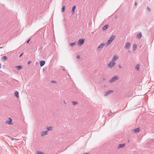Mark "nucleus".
Wrapping results in <instances>:
<instances>
[{
	"label": "nucleus",
	"instance_id": "obj_1",
	"mask_svg": "<svg viewBox=\"0 0 154 154\" xmlns=\"http://www.w3.org/2000/svg\"><path fill=\"white\" fill-rule=\"evenodd\" d=\"M115 36L114 35H112L108 40L107 42L106 43V45L108 46L110 44L112 41L115 38Z\"/></svg>",
	"mask_w": 154,
	"mask_h": 154
},
{
	"label": "nucleus",
	"instance_id": "obj_2",
	"mask_svg": "<svg viewBox=\"0 0 154 154\" xmlns=\"http://www.w3.org/2000/svg\"><path fill=\"white\" fill-rule=\"evenodd\" d=\"M119 79V77L115 75L109 81V82L112 83Z\"/></svg>",
	"mask_w": 154,
	"mask_h": 154
},
{
	"label": "nucleus",
	"instance_id": "obj_3",
	"mask_svg": "<svg viewBox=\"0 0 154 154\" xmlns=\"http://www.w3.org/2000/svg\"><path fill=\"white\" fill-rule=\"evenodd\" d=\"M85 39L84 38H82L79 40L78 43L79 46H81L84 43Z\"/></svg>",
	"mask_w": 154,
	"mask_h": 154
},
{
	"label": "nucleus",
	"instance_id": "obj_4",
	"mask_svg": "<svg viewBox=\"0 0 154 154\" xmlns=\"http://www.w3.org/2000/svg\"><path fill=\"white\" fill-rule=\"evenodd\" d=\"M115 63L111 61L108 64L107 66L108 68H112L115 65Z\"/></svg>",
	"mask_w": 154,
	"mask_h": 154
},
{
	"label": "nucleus",
	"instance_id": "obj_5",
	"mask_svg": "<svg viewBox=\"0 0 154 154\" xmlns=\"http://www.w3.org/2000/svg\"><path fill=\"white\" fill-rule=\"evenodd\" d=\"M9 120L7 121L6 123L8 125H12L13 123L12 122V119L11 118H9L8 119Z\"/></svg>",
	"mask_w": 154,
	"mask_h": 154
},
{
	"label": "nucleus",
	"instance_id": "obj_6",
	"mask_svg": "<svg viewBox=\"0 0 154 154\" xmlns=\"http://www.w3.org/2000/svg\"><path fill=\"white\" fill-rule=\"evenodd\" d=\"M132 131L133 132H134L135 133H137L139 132L140 131V129L139 128L134 129L132 130Z\"/></svg>",
	"mask_w": 154,
	"mask_h": 154
},
{
	"label": "nucleus",
	"instance_id": "obj_7",
	"mask_svg": "<svg viewBox=\"0 0 154 154\" xmlns=\"http://www.w3.org/2000/svg\"><path fill=\"white\" fill-rule=\"evenodd\" d=\"M105 44L104 43H103L101 44L100 46H99L97 50L98 51H100V49L103 48V47L105 45Z\"/></svg>",
	"mask_w": 154,
	"mask_h": 154
},
{
	"label": "nucleus",
	"instance_id": "obj_8",
	"mask_svg": "<svg viewBox=\"0 0 154 154\" xmlns=\"http://www.w3.org/2000/svg\"><path fill=\"white\" fill-rule=\"evenodd\" d=\"M130 44L128 42H127L125 46V48L128 49L130 46Z\"/></svg>",
	"mask_w": 154,
	"mask_h": 154
},
{
	"label": "nucleus",
	"instance_id": "obj_9",
	"mask_svg": "<svg viewBox=\"0 0 154 154\" xmlns=\"http://www.w3.org/2000/svg\"><path fill=\"white\" fill-rule=\"evenodd\" d=\"M113 92V91L112 90H109L104 94V96L106 97Z\"/></svg>",
	"mask_w": 154,
	"mask_h": 154
},
{
	"label": "nucleus",
	"instance_id": "obj_10",
	"mask_svg": "<svg viewBox=\"0 0 154 154\" xmlns=\"http://www.w3.org/2000/svg\"><path fill=\"white\" fill-rule=\"evenodd\" d=\"M45 63V62L44 60H42L40 62V66L42 67L43 66Z\"/></svg>",
	"mask_w": 154,
	"mask_h": 154
},
{
	"label": "nucleus",
	"instance_id": "obj_11",
	"mask_svg": "<svg viewBox=\"0 0 154 154\" xmlns=\"http://www.w3.org/2000/svg\"><path fill=\"white\" fill-rule=\"evenodd\" d=\"M125 145V143L120 144L118 145V149L122 148Z\"/></svg>",
	"mask_w": 154,
	"mask_h": 154
},
{
	"label": "nucleus",
	"instance_id": "obj_12",
	"mask_svg": "<svg viewBox=\"0 0 154 154\" xmlns=\"http://www.w3.org/2000/svg\"><path fill=\"white\" fill-rule=\"evenodd\" d=\"M142 36V34L141 32H139L138 34L136 36V38L138 39H140Z\"/></svg>",
	"mask_w": 154,
	"mask_h": 154
},
{
	"label": "nucleus",
	"instance_id": "obj_13",
	"mask_svg": "<svg viewBox=\"0 0 154 154\" xmlns=\"http://www.w3.org/2000/svg\"><path fill=\"white\" fill-rule=\"evenodd\" d=\"M47 131H43L41 133V135L42 136H43L44 135H47Z\"/></svg>",
	"mask_w": 154,
	"mask_h": 154
},
{
	"label": "nucleus",
	"instance_id": "obj_14",
	"mask_svg": "<svg viewBox=\"0 0 154 154\" xmlns=\"http://www.w3.org/2000/svg\"><path fill=\"white\" fill-rule=\"evenodd\" d=\"M109 25L106 24L102 28V30L103 31L106 30L108 28Z\"/></svg>",
	"mask_w": 154,
	"mask_h": 154
},
{
	"label": "nucleus",
	"instance_id": "obj_15",
	"mask_svg": "<svg viewBox=\"0 0 154 154\" xmlns=\"http://www.w3.org/2000/svg\"><path fill=\"white\" fill-rule=\"evenodd\" d=\"M118 58V57L116 55H115L113 57V58L112 59V61L114 62V61H116Z\"/></svg>",
	"mask_w": 154,
	"mask_h": 154
},
{
	"label": "nucleus",
	"instance_id": "obj_16",
	"mask_svg": "<svg viewBox=\"0 0 154 154\" xmlns=\"http://www.w3.org/2000/svg\"><path fill=\"white\" fill-rule=\"evenodd\" d=\"M14 96L17 98H18L19 97L18 92L17 91H16L15 92Z\"/></svg>",
	"mask_w": 154,
	"mask_h": 154
},
{
	"label": "nucleus",
	"instance_id": "obj_17",
	"mask_svg": "<svg viewBox=\"0 0 154 154\" xmlns=\"http://www.w3.org/2000/svg\"><path fill=\"white\" fill-rule=\"evenodd\" d=\"M76 8V7L75 6H74L72 8V12H71V13H72V14H74V11H75V9Z\"/></svg>",
	"mask_w": 154,
	"mask_h": 154
},
{
	"label": "nucleus",
	"instance_id": "obj_18",
	"mask_svg": "<svg viewBox=\"0 0 154 154\" xmlns=\"http://www.w3.org/2000/svg\"><path fill=\"white\" fill-rule=\"evenodd\" d=\"M16 67L18 70H19L22 69V66H16Z\"/></svg>",
	"mask_w": 154,
	"mask_h": 154
},
{
	"label": "nucleus",
	"instance_id": "obj_19",
	"mask_svg": "<svg viewBox=\"0 0 154 154\" xmlns=\"http://www.w3.org/2000/svg\"><path fill=\"white\" fill-rule=\"evenodd\" d=\"M48 131H52L53 129V128L52 127L48 126L47 128Z\"/></svg>",
	"mask_w": 154,
	"mask_h": 154
},
{
	"label": "nucleus",
	"instance_id": "obj_20",
	"mask_svg": "<svg viewBox=\"0 0 154 154\" xmlns=\"http://www.w3.org/2000/svg\"><path fill=\"white\" fill-rule=\"evenodd\" d=\"M8 59V57L6 56H4L2 58V60L3 61H5Z\"/></svg>",
	"mask_w": 154,
	"mask_h": 154
},
{
	"label": "nucleus",
	"instance_id": "obj_21",
	"mask_svg": "<svg viewBox=\"0 0 154 154\" xmlns=\"http://www.w3.org/2000/svg\"><path fill=\"white\" fill-rule=\"evenodd\" d=\"M140 68V64H138L135 67V68L136 69H137L138 70H139V68Z\"/></svg>",
	"mask_w": 154,
	"mask_h": 154
},
{
	"label": "nucleus",
	"instance_id": "obj_22",
	"mask_svg": "<svg viewBox=\"0 0 154 154\" xmlns=\"http://www.w3.org/2000/svg\"><path fill=\"white\" fill-rule=\"evenodd\" d=\"M75 45V42H74L70 43L69 44V46H70L71 47H72Z\"/></svg>",
	"mask_w": 154,
	"mask_h": 154
},
{
	"label": "nucleus",
	"instance_id": "obj_23",
	"mask_svg": "<svg viewBox=\"0 0 154 154\" xmlns=\"http://www.w3.org/2000/svg\"><path fill=\"white\" fill-rule=\"evenodd\" d=\"M137 45L135 44H134L133 45V50L134 51H135L137 48Z\"/></svg>",
	"mask_w": 154,
	"mask_h": 154
},
{
	"label": "nucleus",
	"instance_id": "obj_24",
	"mask_svg": "<svg viewBox=\"0 0 154 154\" xmlns=\"http://www.w3.org/2000/svg\"><path fill=\"white\" fill-rule=\"evenodd\" d=\"M65 6H63L62 8V12H63L65 11Z\"/></svg>",
	"mask_w": 154,
	"mask_h": 154
},
{
	"label": "nucleus",
	"instance_id": "obj_25",
	"mask_svg": "<svg viewBox=\"0 0 154 154\" xmlns=\"http://www.w3.org/2000/svg\"><path fill=\"white\" fill-rule=\"evenodd\" d=\"M72 103H73V105H76V104H78V103L77 102H76V101H72Z\"/></svg>",
	"mask_w": 154,
	"mask_h": 154
},
{
	"label": "nucleus",
	"instance_id": "obj_26",
	"mask_svg": "<svg viewBox=\"0 0 154 154\" xmlns=\"http://www.w3.org/2000/svg\"><path fill=\"white\" fill-rule=\"evenodd\" d=\"M37 154H45L43 152H40V151H38Z\"/></svg>",
	"mask_w": 154,
	"mask_h": 154
},
{
	"label": "nucleus",
	"instance_id": "obj_27",
	"mask_svg": "<svg viewBox=\"0 0 154 154\" xmlns=\"http://www.w3.org/2000/svg\"><path fill=\"white\" fill-rule=\"evenodd\" d=\"M147 9L148 10L149 12H150L151 10V9L149 7H147Z\"/></svg>",
	"mask_w": 154,
	"mask_h": 154
},
{
	"label": "nucleus",
	"instance_id": "obj_28",
	"mask_svg": "<svg viewBox=\"0 0 154 154\" xmlns=\"http://www.w3.org/2000/svg\"><path fill=\"white\" fill-rule=\"evenodd\" d=\"M51 82L52 83H56V81H51Z\"/></svg>",
	"mask_w": 154,
	"mask_h": 154
},
{
	"label": "nucleus",
	"instance_id": "obj_29",
	"mask_svg": "<svg viewBox=\"0 0 154 154\" xmlns=\"http://www.w3.org/2000/svg\"><path fill=\"white\" fill-rule=\"evenodd\" d=\"M30 40V39H29V40H28L27 41H26V43L27 44L29 42Z\"/></svg>",
	"mask_w": 154,
	"mask_h": 154
},
{
	"label": "nucleus",
	"instance_id": "obj_30",
	"mask_svg": "<svg viewBox=\"0 0 154 154\" xmlns=\"http://www.w3.org/2000/svg\"><path fill=\"white\" fill-rule=\"evenodd\" d=\"M76 58L77 59H79L80 58V56L79 55H77V57H76Z\"/></svg>",
	"mask_w": 154,
	"mask_h": 154
},
{
	"label": "nucleus",
	"instance_id": "obj_31",
	"mask_svg": "<svg viewBox=\"0 0 154 154\" xmlns=\"http://www.w3.org/2000/svg\"><path fill=\"white\" fill-rule=\"evenodd\" d=\"M23 52L22 54H21L20 55V56H19V57H20L22 56V55H23Z\"/></svg>",
	"mask_w": 154,
	"mask_h": 154
},
{
	"label": "nucleus",
	"instance_id": "obj_32",
	"mask_svg": "<svg viewBox=\"0 0 154 154\" xmlns=\"http://www.w3.org/2000/svg\"><path fill=\"white\" fill-rule=\"evenodd\" d=\"M118 67L119 68H121L122 67L120 65H119Z\"/></svg>",
	"mask_w": 154,
	"mask_h": 154
},
{
	"label": "nucleus",
	"instance_id": "obj_33",
	"mask_svg": "<svg viewBox=\"0 0 154 154\" xmlns=\"http://www.w3.org/2000/svg\"><path fill=\"white\" fill-rule=\"evenodd\" d=\"M31 61H29L28 62V65H29L30 63H31Z\"/></svg>",
	"mask_w": 154,
	"mask_h": 154
},
{
	"label": "nucleus",
	"instance_id": "obj_34",
	"mask_svg": "<svg viewBox=\"0 0 154 154\" xmlns=\"http://www.w3.org/2000/svg\"><path fill=\"white\" fill-rule=\"evenodd\" d=\"M112 115V112H111V113H109V116H111V115Z\"/></svg>",
	"mask_w": 154,
	"mask_h": 154
},
{
	"label": "nucleus",
	"instance_id": "obj_35",
	"mask_svg": "<svg viewBox=\"0 0 154 154\" xmlns=\"http://www.w3.org/2000/svg\"><path fill=\"white\" fill-rule=\"evenodd\" d=\"M83 154H89V153H84Z\"/></svg>",
	"mask_w": 154,
	"mask_h": 154
},
{
	"label": "nucleus",
	"instance_id": "obj_36",
	"mask_svg": "<svg viewBox=\"0 0 154 154\" xmlns=\"http://www.w3.org/2000/svg\"><path fill=\"white\" fill-rule=\"evenodd\" d=\"M137 2H136L135 3V4H135V5H137Z\"/></svg>",
	"mask_w": 154,
	"mask_h": 154
},
{
	"label": "nucleus",
	"instance_id": "obj_37",
	"mask_svg": "<svg viewBox=\"0 0 154 154\" xmlns=\"http://www.w3.org/2000/svg\"><path fill=\"white\" fill-rule=\"evenodd\" d=\"M63 102H64V104H66V103L65 102V100L63 101Z\"/></svg>",
	"mask_w": 154,
	"mask_h": 154
},
{
	"label": "nucleus",
	"instance_id": "obj_38",
	"mask_svg": "<svg viewBox=\"0 0 154 154\" xmlns=\"http://www.w3.org/2000/svg\"><path fill=\"white\" fill-rule=\"evenodd\" d=\"M63 70V71H65V69L64 68H63V69H62Z\"/></svg>",
	"mask_w": 154,
	"mask_h": 154
},
{
	"label": "nucleus",
	"instance_id": "obj_39",
	"mask_svg": "<svg viewBox=\"0 0 154 154\" xmlns=\"http://www.w3.org/2000/svg\"><path fill=\"white\" fill-rule=\"evenodd\" d=\"M1 63H0V68H1Z\"/></svg>",
	"mask_w": 154,
	"mask_h": 154
},
{
	"label": "nucleus",
	"instance_id": "obj_40",
	"mask_svg": "<svg viewBox=\"0 0 154 154\" xmlns=\"http://www.w3.org/2000/svg\"><path fill=\"white\" fill-rule=\"evenodd\" d=\"M128 52L129 53H130V51L129 50V51H128Z\"/></svg>",
	"mask_w": 154,
	"mask_h": 154
},
{
	"label": "nucleus",
	"instance_id": "obj_41",
	"mask_svg": "<svg viewBox=\"0 0 154 154\" xmlns=\"http://www.w3.org/2000/svg\"><path fill=\"white\" fill-rule=\"evenodd\" d=\"M2 48V47H0V48Z\"/></svg>",
	"mask_w": 154,
	"mask_h": 154
},
{
	"label": "nucleus",
	"instance_id": "obj_42",
	"mask_svg": "<svg viewBox=\"0 0 154 154\" xmlns=\"http://www.w3.org/2000/svg\"><path fill=\"white\" fill-rule=\"evenodd\" d=\"M129 140H128V142H129Z\"/></svg>",
	"mask_w": 154,
	"mask_h": 154
}]
</instances>
